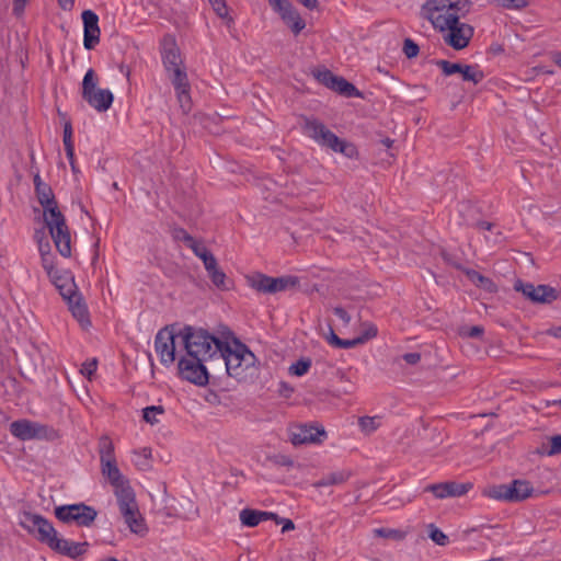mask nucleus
Wrapping results in <instances>:
<instances>
[{
  "mask_svg": "<svg viewBox=\"0 0 561 561\" xmlns=\"http://www.w3.org/2000/svg\"><path fill=\"white\" fill-rule=\"evenodd\" d=\"M436 31L442 33L444 42L456 50L466 48L474 32L470 24L461 22L460 19H457L456 23H449V26L436 28Z\"/></svg>",
  "mask_w": 561,
  "mask_h": 561,
  "instance_id": "15",
  "label": "nucleus"
},
{
  "mask_svg": "<svg viewBox=\"0 0 561 561\" xmlns=\"http://www.w3.org/2000/svg\"><path fill=\"white\" fill-rule=\"evenodd\" d=\"M218 359H222L227 374L243 380L249 370L255 366V355L241 342L224 343Z\"/></svg>",
  "mask_w": 561,
  "mask_h": 561,
  "instance_id": "5",
  "label": "nucleus"
},
{
  "mask_svg": "<svg viewBox=\"0 0 561 561\" xmlns=\"http://www.w3.org/2000/svg\"><path fill=\"white\" fill-rule=\"evenodd\" d=\"M533 493L534 488L526 480H514L506 484L493 485L485 491L490 499L506 502H520L530 497Z\"/></svg>",
  "mask_w": 561,
  "mask_h": 561,
  "instance_id": "11",
  "label": "nucleus"
},
{
  "mask_svg": "<svg viewBox=\"0 0 561 561\" xmlns=\"http://www.w3.org/2000/svg\"><path fill=\"white\" fill-rule=\"evenodd\" d=\"M495 3L505 9H522L527 5V0H494Z\"/></svg>",
  "mask_w": 561,
  "mask_h": 561,
  "instance_id": "44",
  "label": "nucleus"
},
{
  "mask_svg": "<svg viewBox=\"0 0 561 561\" xmlns=\"http://www.w3.org/2000/svg\"><path fill=\"white\" fill-rule=\"evenodd\" d=\"M87 543H79L65 538L56 536L55 540L50 543L53 550L58 551L70 558H76L85 551Z\"/></svg>",
  "mask_w": 561,
  "mask_h": 561,
  "instance_id": "21",
  "label": "nucleus"
},
{
  "mask_svg": "<svg viewBox=\"0 0 561 561\" xmlns=\"http://www.w3.org/2000/svg\"><path fill=\"white\" fill-rule=\"evenodd\" d=\"M333 312L343 321L344 324L347 325L351 322V316L344 308L335 307L333 308Z\"/></svg>",
  "mask_w": 561,
  "mask_h": 561,
  "instance_id": "52",
  "label": "nucleus"
},
{
  "mask_svg": "<svg viewBox=\"0 0 561 561\" xmlns=\"http://www.w3.org/2000/svg\"><path fill=\"white\" fill-rule=\"evenodd\" d=\"M65 149H66L67 157L70 161L71 168L75 171L76 170L75 161H73L75 147H73V145H68V146H65Z\"/></svg>",
  "mask_w": 561,
  "mask_h": 561,
  "instance_id": "58",
  "label": "nucleus"
},
{
  "mask_svg": "<svg viewBox=\"0 0 561 561\" xmlns=\"http://www.w3.org/2000/svg\"><path fill=\"white\" fill-rule=\"evenodd\" d=\"M180 341L187 355H193L205 360L218 357L224 342L204 329L184 327L180 329Z\"/></svg>",
  "mask_w": 561,
  "mask_h": 561,
  "instance_id": "4",
  "label": "nucleus"
},
{
  "mask_svg": "<svg viewBox=\"0 0 561 561\" xmlns=\"http://www.w3.org/2000/svg\"><path fill=\"white\" fill-rule=\"evenodd\" d=\"M273 520H275L277 525H282V533H286L295 528L293 520L288 518H280L277 516V518H273Z\"/></svg>",
  "mask_w": 561,
  "mask_h": 561,
  "instance_id": "50",
  "label": "nucleus"
},
{
  "mask_svg": "<svg viewBox=\"0 0 561 561\" xmlns=\"http://www.w3.org/2000/svg\"><path fill=\"white\" fill-rule=\"evenodd\" d=\"M213 10L216 12V14L225 20L228 24L232 22V19L229 16L228 7L226 3V0H208Z\"/></svg>",
  "mask_w": 561,
  "mask_h": 561,
  "instance_id": "35",
  "label": "nucleus"
},
{
  "mask_svg": "<svg viewBox=\"0 0 561 561\" xmlns=\"http://www.w3.org/2000/svg\"><path fill=\"white\" fill-rule=\"evenodd\" d=\"M358 425L365 434L375 432L381 425L379 416H363L358 421Z\"/></svg>",
  "mask_w": 561,
  "mask_h": 561,
  "instance_id": "34",
  "label": "nucleus"
},
{
  "mask_svg": "<svg viewBox=\"0 0 561 561\" xmlns=\"http://www.w3.org/2000/svg\"><path fill=\"white\" fill-rule=\"evenodd\" d=\"M483 334V328L480 325L463 327L460 329V335L466 337H480Z\"/></svg>",
  "mask_w": 561,
  "mask_h": 561,
  "instance_id": "46",
  "label": "nucleus"
},
{
  "mask_svg": "<svg viewBox=\"0 0 561 561\" xmlns=\"http://www.w3.org/2000/svg\"><path fill=\"white\" fill-rule=\"evenodd\" d=\"M332 90L345 95V96H358V90L342 77H335L334 84L331 87Z\"/></svg>",
  "mask_w": 561,
  "mask_h": 561,
  "instance_id": "30",
  "label": "nucleus"
},
{
  "mask_svg": "<svg viewBox=\"0 0 561 561\" xmlns=\"http://www.w3.org/2000/svg\"><path fill=\"white\" fill-rule=\"evenodd\" d=\"M302 131L320 146L328 147L335 152L344 153L347 157H352L355 152L354 146L341 140L318 119L306 118L302 125Z\"/></svg>",
  "mask_w": 561,
  "mask_h": 561,
  "instance_id": "7",
  "label": "nucleus"
},
{
  "mask_svg": "<svg viewBox=\"0 0 561 561\" xmlns=\"http://www.w3.org/2000/svg\"><path fill=\"white\" fill-rule=\"evenodd\" d=\"M36 196L43 206V217L55 247L64 257L71 255V237L66 219L58 209L51 188L46 184L36 190Z\"/></svg>",
  "mask_w": 561,
  "mask_h": 561,
  "instance_id": "1",
  "label": "nucleus"
},
{
  "mask_svg": "<svg viewBox=\"0 0 561 561\" xmlns=\"http://www.w3.org/2000/svg\"><path fill=\"white\" fill-rule=\"evenodd\" d=\"M205 362V359L187 355V353L184 352L180 355L178 362V371L180 377L196 386L207 385L209 378Z\"/></svg>",
  "mask_w": 561,
  "mask_h": 561,
  "instance_id": "12",
  "label": "nucleus"
},
{
  "mask_svg": "<svg viewBox=\"0 0 561 561\" xmlns=\"http://www.w3.org/2000/svg\"><path fill=\"white\" fill-rule=\"evenodd\" d=\"M98 368L96 359H89L84 362L81 366L80 373L85 376L87 378L91 379L92 376L95 374Z\"/></svg>",
  "mask_w": 561,
  "mask_h": 561,
  "instance_id": "42",
  "label": "nucleus"
},
{
  "mask_svg": "<svg viewBox=\"0 0 561 561\" xmlns=\"http://www.w3.org/2000/svg\"><path fill=\"white\" fill-rule=\"evenodd\" d=\"M53 284L59 289L64 297L73 293V280L71 274L66 270H57L53 275H47Z\"/></svg>",
  "mask_w": 561,
  "mask_h": 561,
  "instance_id": "23",
  "label": "nucleus"
},
{
  "mask_svg": "<svg viewBox=\"0 0 561 561\" xmlns=\"http://www.w3.org/2000/svg\"><path fill=\"white\" fill-rule=\"evenodd\" d=\"M55 515L62 523H76L78 526L89 527L95 520L98 512L92 506L79 503L57 506Z\"/></svg>",
  "mask_w": 561,
  "mask_h": 561,
  "instance_id": "14",
  "label": "nucleus"
},
{
  "mask_svg": "<svg viewBox=\"0 0 561 561\" xmlns=\"http://www.w3.org/2000/svg\"><path fill=\"white\" fill-rule=\"evenodd\" d=\"M161 54L164 69L175 90L176 100L182 112L186 114L192 108L191 85L180 50L172 38L164 39Z\"/></svg>",
  "mask_w": 561,
  "mask_h": 561,
  "instance_id": "2",
  "label": "nucleus"
},
{
  "mask_svg": "<svg viewBox=\"0 0 561 561\" xmlns=\"http://www.w3.org/2000/svg\"><path fill=\"white\" fill-rule=\"evenodd\" d=\"M98 77L93 69H89L82 80V98L95 111L106 112L113 103L114 96L108 89L98 87Z\"/></svg>",
  "mask_w": 561,
  "mask_h": 561,
  "instance_id": "8",
  "label": "nucleus"
},
{
  "mask_svg": "<svg viewBox=\"0 0 561 561\" xmlns=\"http://www.w3.org/2000/svg\"><path fill=\"white\" fill-rule=\"evenodd\" d=\"M245 280L249 287L261 294L271 295V283L272 276H267L263 273H252L245 276Z\"/></svg>",
  "mask_w": 561,
  "mask_h": 561,
  "instance_id": "25",
  "label": "nucleus"
},
{
  "mask_svg": "<svg viewBox=\"0 0 561 561\" xmlns=\"http://www.w3.org/2000/svg\"><path fill=\"white\" fill-rule=\"evenodd\" d=\"M365 343V337H355L352 340H342L337 346V348H352L356 345Z\"/></svg>",
  "mask_w": 561,
  "mask_h": 561,
  "instance_id": "49",
  "label": "nucleus"
},
{
  "mask_svg": "<svg viewBox=\"0 0 561 561\" xmlns=\"http://www.w3.org/2000/svg\"><path fill=\"white\" fill-rule=\"evenodd\" d=\"M273 518H277V515L272 512H263L249 508L242 510L240 512V520L244 526L248 527H255L260 523Z\"/></svg>",
  "mask_w": 561,
  "mask_h": 561,
  "instance_id": "24",
  "label": "nucleus"
},
{
  "mask_svg": "<svg viewBox=\"0 0 561 561\" xmlns=\"http://www.w3.org/2000/svg\"><path fill=\"white\" fill-rule=\"evenodd\" d=\"M468 0H427L420 8V18L428 21L436 28L456 23L469 12Z\"/></svg>",
  "mask_w": 561,
  "mask_h": 561,
  "instance_id": "3",
  "label": "nucleus"
},
{
  "mask_svg": "<svg viewBox=\"0 0 561 561\" xmlns=\"http://www.w3.org/2000/svg\"><path fill=\"white\" fill-rule=\"evenodd\" d=\"M311 362L310 359H300L296 363L291 364L288 368L289 374L293 376L301 377L308 373L310 369Z\"/></svg>",
  "mask_w": 561,
  "mask_h": 561,
  "instance_id": "37",
  "label": "nucleus"
},
{
  "mask_svg": "<svg viewBox=\"0 0 561 561\" xmlns=\"http://www.w3.org/2000/svg\"><path fill=\"white\" fill-rule=\"evenodd\" d=\"M211 283L219 289H228L227 276L225 272L218 268L213 275L209 277Z\"/></svg>",
  "mask_w": 561,
  "mask_h": 561,
  "instance_id": "40",
  "label": "nucleus"
},
{
  "mask_svg": "<svg viewBox=\"0 0 561 561\" xmlns=\"http://www.w3.org/2000/svg\"><path fill=\"white\" fill-rule=\"evenodd\" d=\"M308 9H316L318 5V0H298Z\"/></svg>",
  "mask_w": 561,
  "mask_h": 561,
  "instance_id": "62",
  "label": "nucleus"
},
{
  "mask_svg": "<svg viewBox=\"0 0 561 561\" xmlns=\"http://www.w3.org/2000/svg\"><path fill=\"white\" fill-rule=\"evenodd\" d=\"M350 478V473L347 471H335L324 476L322 479L314 483L316 488L329 486V485H340L343 484Z\"/></svg>",
  "mask_w": 561,
  "mask_h": 561,
  "instance_id": "28",
  "label": "nucleus"
},
{
  "mask_svg": "<svg viewBox=\"0 0 561 561\" xmlns=\"http://www.w3.org/2000/svg\"><path fill=\"white\" fill-rule=\"evenodd\" d=\"M42 266L45 270L47 275H53V272L57 271L56 259L51 252H46L41 257Z\"/></svg>",
  "mask_w": 561,
  "mask_h": 561,
  "instance_id": "38",
  "label": "nucleus"
},
{
  "mask_svg": "<svg viewBox=\"0 0 561 561\" xmlns=\"http://www.w3.org/2000/svg\"><path fill=\"white\" fill-rule=\"evenodd\" d=\"M58 4L64 10H71L73 8L75 0H58Z\"/></svg>",
  "mask_w": 561,
  "mask_h": 561,
  "instance_id": "60",
  "label": "nucleus"
},
{
  "mask_svg": "<svg viewBox=\"0 0 561 561\" xmlns=\"http://www.w3.org/2000/svg\"><path fill=\"white\" fill-rule=\"evenodd\" d=\"M203 263H204V267L205 270H214V266H216L218 263H217V260L216 257L213 255V253H209L204 260H203Z\"/></svg>",
  "mask_w": 561,
  "mask_h": 561,
  "instance_id": "55",
  "label": "nucleus"
},
{
  "mask_svg": "<svg viewBox=\"0 0 561 561\" xmlns=\"http://www.w3.org/2000/svg\"><path fill=\"white\" fill-rule=\"evenodd\" d=\"M436 65L440 68L445 76H451L461 72L465 65L458 62H450L448 60H438Z\"/></svg>",
  "mask_w": 561,
  "mask_h": 561,
  "instance_id": "36",
  "label": "nucleus"
},
{
  "mask_svg": "<svg viewBox=\"0 0 561 561\" xmlns=\"http://www.w3.org/2000/svg\"><path fill=\"white\" fill-rule=\"evenodd\" d=\"M460 76L465 81H469L474 84L479 83L484 77L483 72L479 69L478 66L471 65H465Z\"/></svg>",
  "mask_w": 561,
  "mask_h": 561,
  "instance_id": "32",
  "label": "nucleus"
},
{
  "mask_svg": "<svg viewBox=\"0 0 561 561\" xmlns=\"http://www.w3.org/2000/svg\"><path fill=\"white\" fill-rule=\"evenodd\" d=\"M180 330L173 332L169 329L160 330L154 339V350L160 363L164 366L172 365L184 353L183 344L179 339Z\"/></svg>",
  "mask_w": 561,
  "mask_h": 561,
  "instance_id": "10",
  "label": "nucleus"
},
{
  "mask_svg": "<svg viewBox=\"0 0 561 561\" xmlns=\"http://www.w3.org/2000/svg\"><path fill=\"white\" fill-rule=\"evenodd\" d=\"M403 53L408 58L416 57L419 54V46L410 38H407L403 43Z\"/></svg>",
  "mask_w": 561,
  "mask_h": 561,
  "instance_id": "47",
  "label": "nucleus"
},
{
  "mask_svg": "<svg viewBox=\"0 0 561 561\" xmlns=\"http://www.w3.org/2000/svg\"><path fill=\"white\" fill-rule=\"evenodd\" d=\"M64 145L65 146L73 145V142H72V130H71V126L69 124H67L65 126V130H64Z\"/></svg>",
  "mask_w": 561,
  "mask_h": 561,
  "instance_id": "57",
  "label": "nucleus"
},
{
  "mask_svg": "<svg viewBox=\"0 0 561 561\" xmlns=\"http://www.w3.org/2000/svg\"><path fill=\"white\" fill-rule=\"evenodd\" d=\"M131 461L139 470H149L151 468V449L144 447L134 450Z\"/></svg>",
  "mask_w": 561,
  "mask_h": 561,
  "instance_id": "27",
  "label": "nucleus"
},
{
  "mask_svg": "<svg viewBox=\"0 0 561 561\" xmlns=\"http://www.w3.org/2000/svg\"><path fill=\"white\" fill-rule=\"evenodd\" d=\"M403 359L409 365H415L420 362L421 355H420V353H416V352L407 353L403 355Z\"/></svg>",
  "mask_w": 561,
  "mask_h": 561,
  "instance_id": "53",
  "label": "nucleus"
},
{
  "mask_svg": "<svg viewBox=\"0 0 561 561\" xmlns=\"http://www.w3.org/2000/svg\"><path fill=\"white\" fill-rule=\"evenodd\" d=\"M188 248L194 252V254L201 259L202 261L211 253L201 241L194 240Z\"/></svg>",
  "mask_w": 561,
  "mask_h": 561,
  "instance_id": "41",
  "label": "nucleus"
},
{
  "mask_svg": "<svg viewBox=\"0 0 561 561\" xmlns=\"http://www.w3.org/2000/svg\"><path fill=\"white\" fill-rule=\"evenodd\" d=\"M324 437V428L316 425H299L289 431V439L295 446L321 443Z\"/></svg>",
  "mask_w": 561,
  "mask_h": 561,
  "instance_id": "18",
  "label": "nucleus"
},
{
  "mask_svg": "<svg viewBox=\"0 0 561 561\" xmlns=\"http://www.w3.org/2000/svg\"><path fill=\"white\" fill-rule=\"evenodd\" d=\"M470 483L445 482L431 484L426 491L432 492L437 499L455 497L466 494L471 489Z\"/></svg>",
  "mask_w": 561,
  "mask_h": 561,
  "instance_id": "20",
  "label": "nucleus"
},
{
  "mask_svg": "<svg viewBox=\"0 0 561 561\" xmlns=\"http://www.w3.org/2000/svg\"><path fill=\"white\" fill-rule=\"evenodd\" d=\"M561 451V435L553 436L550 440L549 455H556Z\"/></svg>",
  "mask_w": 561,
  "mask_h": 561,
  "instance_id": "51",
  "label": "nucleus"
},
{
  "mask_svg": "<svg viewBox=\"0 0 561 561\" xmlns=\"http://www.w3.org/2000/svg\"><path fill=\"white\" fill-rule=\"evenodd\" d=\"M271 295L286 291L298 285V278L290 275L272 277Z\"/></svg>",
  "mask_w": 561,
  "mask_h": 561,
  "instance_id": "26",
  "label": "nucleus"
},
{
  "mask_svg": "<svg viewBox=\"0 0 561 561\" xmlns=\"http://www.w3.org/2000/svg\"><path fill=\"white\" fill-rule=\"evenodd\" d=\"M38 251H39V254H41V257L44 255V253L46 252H51L50 251V247H49V243L48 242H39L38 244Z\"/></svg>",
  "mask_w": 561,
  "mask_h": 561,
  "instance_id": "61",
  "label": "nucleus"
},
{
  "mask_svg": "<svg viewBox=\"0 0 561 561\" xmlns=\"http://www.w3.org/2000/svg\"><path fill=\"white\" fill-rule=\"evenodd\" d=\"M376 533L381 536V537H390L394 534L393 530H389V529H383V528H380V529H376Z\"/></svg>",
  "mask_w": 561,
  "mask_h": 561,
  "instance_id": "63",
  "label": "nucleus"
},
{
  "mask_svg": "<svg viewBox=\"0 0 561 561\" xmlns=\"http://www.w3.org/2000/svg\"><path fill=\"white\" fill-rule=\"evenodd\" d=\"M271 7L277 11L282 16L290 11L293 8L287 0H268Z\"/></svg>",
  "mask_w": 561,
  "mask_h": 561,
  "instance_id": "43",
  "label": "nucleus"
},
{
  "mask_svg": "<svg viewBox=\"0 0 561 561\" xmlns=\"http://www.w3.org/2000/svg\"><path fill=\"white\" fill-rule=\"evenodd\" d=\"M327 341L330 345L337 347L341 342V339L334 333L332 328H330L329 334L327 335Z\"/></svg>",
  "mask_w": 561,
  "mask_h": 561,
  "instance_id": "56",
  "label": "nucleus"
},
{
  "mask_svg": "<svg viewBox=\"0 0 561 561\" xmlns=\"http://www.w3.org/2000/svg\"><path fill=\"white\" fill-rule=\"evenodd\" d=\"M10 432L21 440L54 439L57 436L54 428L26 419L12 422Z\"/></svg>",
  "mask_w": 561,
  "mask_h": 561,
  "instance_id": "13",
  "label": "nucleus"
},
{
  "mask_svg": "<svg viewBox=\"0 0 561 561\" xmlns=\"http://www.w3.org/2000/svg\"><path fill=\"white\" fill-rule=\"evenodd\" d=\"M553 62L561 68V53L557 51L552 54Z\"/></svg>",
  "mask_w": 561,
  "mask_h": 561,
  "instance_id": "64",
  "label": "nucleus"
},
{
  "mask_svg": "<svg viewBox=\"0 0 561 561\" xmlns=\"http://www.w3.org/2000/svg\"><path fill=\"white\" fill-rule=\"evenodd\" d=\"M28 0H13V13L21 15Z\"/></svg>",
  "mask_w": 561,
  "mask_h": 561,
  "instance_id": "54",
  "label": "nucleus"
},
{
  "mask_svg": "<svg viewBox=\"0 0 561 561\" xmlns=\"http://www.w3.org/2000/svg\"><path fill=\"white\" fill-rule=\"evenodd\" d=\"M335 77L336 76H334L329 70H321V71H318V73H317V79L319 80V82H321L322 84H324L325 87H328L330 89H331L332 84H334Z\"/></svg>",
  "mask_w": 561,
  "mask_h": 561,
  "instance_id": "45",
  "label": "nucleus"
},
{
  "mask_svg": "<svg viewBox=\"0 0 561 561\" xmlns=\"http://www.w3.org/2000/svg\"><path fill=\"white\" fill-rule=\"evenodd\" d=\"M466 275L472 284H474L490 293L494 291L495 286H494L493 282L491 279L484 277L483 275H481L479 272H477L474 270H467Z\"/></svg>",
  "mask_w": 561,
  "mask_h": 561,
  "instance_id": "29",
  "label": "nucleus"
},
{
  "mask_svg": "<svg viewBox=\"0 0 561 561\" xmlns=\"http://www.w3.org/2000/svg\"><path fill=\"white\" fill-rule=\"evenodd\" d=\"M99 454L102 474L108 480L114 490L129 484L116 465L114 445L107 436L100 438Z\"/></svg>",
  "mask_w": 561,
  "mask_h": 561,
  "instance_id": "9",
  "label": "nucleus"
},
{
  "mask_svg": "<svg viewBox=\"0 0 561 561\" xmlns=\"http://www.w3.org/2000/svg\"><path fill=\"white\" fill-rule=\"evenodd\" d=\"M174 238L185 243L188 247L195 239L190 236L184 229H178L174 231Z\"/></svg>",
  "mask_w": 561,
  "mask_h": 561,
  "instance_id": "48",
  "label": "nucleus"
},
{
  "mask_svg": "<svg viewBox=\"0 0 561 561\" xmlns=\"http://www.w3.org/2000/svg\"><path fill=\"white\" fill-rule=\"evenodd\" d=\"M114 493L117 499L119 512L129 530L138 536H145L147 533V526L139 512L133 488L127 484L117 490H114Z\"/></svg>",
  "mask_w": 561,
  "mask_h": 561,
  "instance_id": "6",
  "label": "nucleus"
},
{
  "mask_svg": "<svg viewBox=\"0 0 561 561\" xmlns=\"http://www.w3.org/2000/svg\"><path fill=\"white\" fill-rule=\"evenodd\" d=\"M164 414L162 405H150L142 410L144 420L150 425L158 424L160 422L159 416Z\"/></svg>",
  "mask_w": 561,
  "mask_h": 561,
  "instance_id": "33",
  "label": "nucleus"
},
{
  "mask_svg": "<svg viewBox=\"0 0 561 561\" xmlns=\"http://www.w3.org/2000/svg\"><path fill=\"white\" fill-rule=\"evenodd\" d=\"M65 298L68 300L69 309L72 316L79 321L81 327H89L90 320L88 309L81 297L78 294L72 293Z\"/></svg>",
  "mask_w": 561,
  "mask_h": 561,
  "instance_id": "22",
  "label": "nucleus"
},
{
  "mask_svg": "<svg viewBox=\"0 0 561 561\" xmlns=\"http://www.w3.org/2000/svg\"><path fill=\"white\" fill-rule=\"evenodd\" d=\"M514 289L522 293L533 302L550 304L558 297L557 290L548 285H534L531 283L516 280Z\"/></svg>",
  "mask_w": 561,
  "mask_h": 561,
  "instance_id": "17",
  "label": "nucleus"
},
{
  "mask_svg": "<svg viewBox=\"0 0 561 561\" xmlns=\"http://www.w3.org/2000/svg\"><path fill=\"white\" fill-rule=\"evenodd\" d=\"M428 536L438 546H446L448 543V537L434 525H430Z\"/></svg>",
  "mask_w": 561,
  "mask_h": 561,
  "instance_id": "39",
  "label": "nucleus"
},
{
  "mask_svg": "<svg viewBox=\"0 0 561 561\" xmlns=\"http://www.w3.org/2000/svg\"><path fill=\"white\" fill-rule=\"evenodd\" d=\"M377 335V328L374 325H369L365 333L360 335L359 337H365V342L371 337H375Z\"/></svg>",
  "mask_w": 561,
  "mask_h": 561,
  "instance_id": "59",
  "label": "nucleus"
},
{
  "mask_svg": "<svg viewBox=\"0 0 561 561\" xmlns=\"http://www.w3.org/2000/svg\"><path fill=\"white\" fill-rule=\"evenodd\" d=\"M21 526L27 531L35 534L38 540L45 542L49 547L58 535L51 523L38 514H24L21 520Z\"/></svg>",
  "mask_w": 561,
  "mask_h": 561,
  "instance_id": "16",
  "label": "nucleus"
},
{
  "mask_svg": "<svg viewBox=\"0 0 561 561\" xmlns=\"http://www.w3.org/2000/svg\"><path fill=\"white\" fill-rule=\"evenodd\" d=\"M83 22V46L85 49H93L100 42L99 16L91 10L82 12Z\"/></svg>",
  "mask_w": 561,
  "mask_h": 561,
  "instance_id": "19",
  "label": "nucleus"
},
{
  "mask_svg": "<svg viewBox=\"0 0 561 561\" xmlns=\"http://www.w3.org/2000/svg\"><path fill=\"white\" fill-rule=\"evenodd\" d=\"M282 19L286 22V24L291 28V31L295 34L301 32L306 26L304 20L294 9L287 11L286 14L282 16Z\"/></svg>",
  "mask_w": 561,
  "mask_h": 561,
  "instance_id": "31",
  "label": "nucleus"
}]
</instances>
